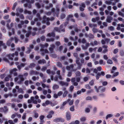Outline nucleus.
Masks as SVG:
<instances>
[{
	"mask_svg": "<svg viewBox=\"0 0 124 124\" xmlns=\"http://www.w3.org/2000/svg\"><path fill=\"white\" fill-rule=\"evenodd\" d=\"M0 46H2L3 47L5 48H6V46L3 43V42L2 41H0Z\"/></svg>",
	"mask_w": 124,
	"mask_h": 124,
	"instance_id": "obj_30",
	"label": "nucleus"
},
{
	"mask_svg": "<svg viewBox=\"0 0 124 124\" xmlns=\"http://www.w3.org/2000/svg\"><path fill=\"white\" fill-rule=\"evenodd\" d=\"M14 54H8L6 56V57H5L3 58V60L4 61L7 62H8V61L7 59V57L9 59H10L11 60H12L13 59L12 57H13Z\"/></svg>",
	"mask_w": 124,
	"mask_h": 124,
	"instance_id": "obj_2",
	"label": "nucleus"
},
{
	"mask_svg": "<svg viewBox=\"0 0 124 124\" xmlns=\"http://www.w3.org/2000/svg\"><path fill=\"white\" fill-rule=\"evenodd\" d=\"M68 102H69V104L70 105H71L73 103L74 100H70V99H68Z\"/></svg>",
	"mask_w": 124,
	"mask_h": 124,
	"instance_id": "obj_26",
	"label": "nucleus"
},
{
	"mask_svg": "<svg viewBox=\"0 0 124 124\" xmlns=\"http://www.w3.org/2000/svg\"><path fill=\"white\" fill-rule=\"evenodd\" d=\"M44 116L43 115H41L39 117L41 122H43V121L42 120L44 118Z\"/></svg>",
	"mask_w": 124,
	"mask_h": 124,
	"instance_id": "obj_32",
	"label": "nucleus"
},
{
	"mask_svg": "<svg viewBox=\"0 0 124 124\" xmlns=\"http://www.w3.org/2000/svg\"><path fill=\"white\" fill-rule=\"evenodd\" d=\"M80 120L82 122H84L86 120V118L84 117H81L80 118Z\"/></svg>",
	"mask_w": 124,
	"mask_h": 124,
	"instance_id": "obj_36",
	"label": "nucleus"
},
{
	"mask_svg": "<svg viewBox=\"0 0 124 124\" xmlns=\"http://www.w3.org/2000/svg\"><path fill=\"white\" fill-rule=\"evenodd\" d=\"M102 85L103 86H106L108 84V83L106 81H103L102 83Z\"/></svg>",
	"mask_w": 124,
	"mask_h": 124,
	"instance_id": "obj_50",
	"label": "nucleus"
},
{
	"mask_svg": "<svg viewBox=\"0 0 124 124\" xmlns=\"http://www.w3.org/2000/svg\"><path fill=\"white\" fill-rule=\"evenodd\" d=\"M48 45L47 44H46L45 45H41V48H44L45 47H47L48 46Z\"/></svg>",
	"mask_w": 124,
	"mask_h": 124,
	"instance_id": "obj_52",
	"label": "nucleus"
},
{
	"mask_svg": "<svg viewBox=\"0 0 124 124\" xmlns=\"http://www.w3.org/2000/svg\"><path fill=\"white\" fill-rule=\"evenodd\" d=\"M57 102H55L53 103H52L51 102V105L53 107L57 104Z\"/></svg>",
	"mask_w": 124,
	"mask_h": 124,
	"instance_id": "obj_42",
	"label": "nucleus"
},
{
	"mask_svg": "<svg viewBox=\"0 0 124 124\" xmlns=\"http://www.w3.org/2000/svg\"><path fill=\"white\" fill-rule=\"evenodd\" d=\"M54 121L55 122H64V120L63 119L61 118H56L54 120Z\"/></svg>",
	"mask_w": 124,
	"mask_h": 124,
	"instance_id": "obj_4",
	"label": "nucleus"
},
{
	"mask_svg": "<svg viewBox=\"0 0 124 124\" xmlns=\"http://www.w3.org/2000/svg\"><path fill=\"white\" fill-rule=\"evenodd\" d=\"M92 112L94 114L96 113L97 112V108L95 107H94L93 109Z\"/></svg>",
	"mask_w": 124,
	"mask_h": 124,
	"instance_id": "obj_33",
	"label": "nucleus"
},
{
	"mask_svg": "<svg viewBox=\"0 0 124 124\" xmlns=\"http://www.w3.org/2000/svg\"><path fill=\"white\" fill-rule=\"evenodd\" d=\"M73 65H70V66H67V69L68 70H70V68H72L73 67Z\"/></svg>",
	"mask_w": 124,
	"mask_h": 124,
	"instance_id": "obj_55",
	"label": "nucleus"
},
{
	"mask_svg": "<svg viewBox=\"0 0 124 124\" xmlns=\"http://www.w3.org/2000/svg\"><path fill=\"white\" fill-rule=\"evenodd\" d=\"M70 110L72 111H74V106H72L70 108Z\"/></svg>",
	"mask_w": 124,
	"mask_h": 124,
	"instance_id": "obj_60",
	"label": "nucleus"
},
{
	"mask_svg": "<svg viewBox=\"0 0 124 124\" xmlns=\"http://www.w3.org/2000/svg\"><path fill=\"white\" fill-rule=\"evenodd\" d=\"M101 76V74L100 73H98L97 75L96 76V79L97 80Z\"/></svg>",
	"mask_w": 124,
	"mask_h": 124,
	"instance_id": "obj_39",
	"label": "nucleus"
},
{
	"mask_svg": "<svg viewBox=\"0 0 124 124\" xmlns=\"http://www.w3.org/2000/svg\"><path fill=\"white\" fill-rule=\"evenodd\" d=\"M108 29L111 31H113L115 30L114 27L112 26H110L108 27Z\"/></svg>",
	"mask_w": 124,
	"mask_h": 124,
	"instance_id": "obj_35",
	"label": "nucleus"
},
{
	"mask_svg": "<svg viewBox=\"0 0 124 124\" xmlns=\"http://www.w3.org/2000/svg\"><path fill=\"white\" fill-rule=\"evenodd\" d=\"M4 109H3V108H0V111L2 112L4 111V112H6L7 111L8 109L6 107H4Z\"/></svg>",
	"mask_w": 124,
	"mask_h": 124,
	"instance_id": "obj_23",
	"label": "nucleus"
},
{
	"mask_svg": "<svg viewBox=\"0 0 124 124\" xmlns=\"http://www.w3.org/2000/svg\"><path fill=\"white\" fill-rule=\"evenodd\" d=\"M41 83L42 84V87L44 88L45 87H46L47 88H49V86L48 85H47L46 86L44 84H43L42 82H41Z\"/></svg>",
	"mask_w": 124,
	"mask_h": 124,
	"instance_id": "obj_38",
	"label": "nucleus"
},
{
	"mask_svg": "<svg viewBox=\"0 0 124 124\" xmlns=\"http://www.w3.org/2000/svg\"><path fill=\"white\" fill-rule=\"evenodd\" d=\"M38 62L40 64L44 63H46V61L44 60H40Z\"/></svg>",
	"mask_w": 124,
	"mask_h": 124,
	"instance_id": "obj_27",
	"label": "nucleus"
},
{
	"mask_svg": "<svg viewBox=\"0 0 124 124\" xmlns=\"http://www.w3.org/2000/svg\"><path fill=\"white\" fill-rule=\"evenodd\" d=\"M107 63L108 64H112L113 63V62L111 60L109 59L107 60Z\"/></svg>",
	"mask_w": 124,
	"mask_h": 124,
	"instance_id": "obj_25",
	"label": "nucleus"
},
{
	"mask_svg": "<svg viewBox=\"0 0 124 124\" xmlns=\"http://www.w3.org/2000/svg\"><path fill=\"white\" fill-rule=\"evenodd\" d=\"M32 102L35 104L37 103V101L36 100H35L34 98L33 97H31L30 99H29L28 101V103H31Z\"/></svg>",
	"mask_w": 124,
	"mask_h": 124,
	"instance_id": "obj_3",
	"label": "nucleus"
},
{
	"mask_svg": "<svg viewBox=\"0 0 124 124\" xmlns=\"http://www.w3.org/2000/svg\"><path fill=\"white\" fill-rule=\"evenodd\" d=\"M113 19V18L111 16H108L106 19V21L108 23H110L111 21Z\"/></svg>",
	"mask_w": 124,
	"mask_h": 124,
	"instance_id": "obj_16",
	"label": "nucleus"
},
{
	"mask_svg": "<svg viewBox=\"0 0 124 124\" xmlns=\"http://www.w3.org/2000/svg\"><path fill=\"white\" fill-rule=\"evenodd\" d=\"M121 27H124V24L122 23L118 24L117 25L116 29L118 30H120L121 29Z\"/></svg>",
	"mask_w": 124,
	"mask_h": 124,
	"instance_id": "obj_7",
	"label": "nucleus"
},
{
	"mask_svg": "<svg viewBox=\"0 0 124 124\" xmlns=\"http://www.w3.org/2000/svg\"><path fill=\"white\" fill-rule=\"evenodd\" d=\"M54 112L52 111H50L49 113V114L47 116V117L48 118H51L52 117V115L54 114Z\"/></svg>",
	"mask_w": 124,
	"mask_h": 124,
	"instance_id": "obj_10",
	"label": "nucleus"
},
{
	"mask_svg": "<svg viewBox=\"0 0 124 124\" xmlns=\"http://www.w3.org/2000/svg\"><path fill=\"white\" fill-rule=\"evenodd\" d=\"M90 124H95V121L93 120H91L89 122Z\"/></svg>",
	"mask_w": 124,
	"mask_h": 124,
	"instance_id": "obj_49",
	"label": "nucleus"
},
{
	"mask_svg": "<svg viewBox=\"0 0 124 124\" xmlns=\"http://www.w3.org/2000/svg\"><path fill=\"white\" fill-rule=\"evenodd\" d=\"M26 113H24L23 114V116L22 117V118L23 119H26Z\"/></svg>",
	"mask_w": 124,
	"mask_h": 124,
	"instance_id": "obj_43",
	"label": "nucleus"
},
{
	"mask_svg": "<svg viewBox=\"0 0 124 124\" xmlns=\"http://www.w3.org/2000/svg\"><path fill=\"white\" fill-rule=\"evenodd\" d=\"M113 116V115L111 114H109L107 115L106 117V119H108L109 118L112 117Z\"/></svg>",
	"mask_w": 124,
	"mask_h": 124,
	"instance_id": "obj_21",
	"label": "nucleus"
},
{
	"mask_svg": "<svg viewBox=\"0 0 124 124\" xmlns=\"http://www.w3.org/2000/svg\"><path fill=\"white\" fill-rule=\"evenodd\" d=\"M49 20V18H46V17L45 16H44L43 18V20L46 23V20L48 21ZM46 23L47 25H49V23L48 21H47L46 22Z\"/></svg>",
	"mask_w": 124,
	"mask_h": 124,
	"instance_id": "obj_14",
	"label": "nucleus"
},
{
	"mask_svg": "<svg viewBox=\"0 0 124 124\" xmlns=\"http://www.w3.org/2000/svg\"><path fill=\"white\" fill-rule=\"evenodd\" d=\"M17 69L16 68H14L12 70L10 71V73L12 74H13L14 76H16L17 75V74L15 72L17 70Z\"/></svg>",
	"mask_w": 124,
	"mask_h": 124,
	"instance_id": "obj_15",
	"label": "nucleus"
},
{
	"mask_svg": "<svg viewBox=\"0 0 124 124\" xmlns=\"http://www.w3.org/2000/svg\"><path fill=\"white\" fill-rule=\"evenodd\" d=\"M85 87L88 89H90L91 88V87L88 84H86L85 85Z\"/></svg>",
	"mask_w": 124,
	"mask_h": 124,
	"instance_id": "obj_63",
	"label": "nucleus"
},
{
	"mask_svg": "<svg viewBox=\"0 0 124 124\" xmlns=\"http://www.w3.org/2000/svg\"><path fill=\"white\" fill-rule=\"evenodd\" d=\"M16 10L17 12L16 14V15L17 16H18L19 15V12H22L23 11V10L20 8L17 9Z\"/></svg>",
	"mask_w": 124,
	"mask_h": 124,
	"instance_id": "obj_17",
	"label": "nucleus"
},
{
	"mask_svg": "<svg viewBox=\"0 0 124 124\" xmlns=\"http://www.w3.org/2000/svg\"><path fill=\"white\" fill-rule=\"evenodd\" d=\"M66 116L67 120H69L70 119L71 116L69 112H67L66 113Z\"/></svg>",
	"mask_w": 124,
	"mask_h": 124,
	"instance_id": "obj_11",
	"label": "nucleus"
},
{
	"mask_svg": "<svg viewBox=\"0 0 124 124\" xmlns=\"http://www.w3.org/2000/svg\"><path fill=\"white\" fill-rule=\"evenodd\" d=\"M91 45L93 46L94 45H97L98 44L97 42L96 41H94V43H91L90 44Z\"/></svg>",
	"mask_w": 124,
	"mask_h": 124,
	"instance_id": "obj_34",
	"label": "nucleus"
},
{
	"mask_svg": "<svg viewBox=\"0 0 124 124\" xmlns=\"http://www.w3.org/2000/svg\"><path fill=\"white\" fill-rule=\"evenodd\" d=\"M100 19V17H97L95 18H93L92 19V21L93 22H95L96 21H98Z\"/></svg>",
	"mask_w": 124,
	"mask_h": 124,
	"instance_id": "obj_19",
	"label": "nucleus"
},
{
	"mask_svg": "<svg viewBox=\"0 0 124 124\" xmlns=\"http://www.w3.org/2000/svg\"><path fill=\"white\" fill-rule=\"evenodd\" d=\"M116 69L117 68L116 67H115V66L113 67L112 68V70L111 71V73H113L114 72V71L116 70Z\"/></svg>",
	"mask_w": 124,
	"mask_h": 124,
	"instance_id": "obj_46",
	"label": "nucleus"
},
{
	"mask_svg": "<svg viewBox=\"0 0 124 124\" xmlns=\"http://www.w3.org/2000/svg\"><path fill=\"white\" fill-rule=\"evenodd\" d=\"M73 17V16L72 15H70L68 16V19L69 20L70 19L71 21L73 22H75V20L74 19H70V18H72Z\"/></svg>",
	"mask_w": 124,
	"mask_h": 124,
	"instance_id": "obj_22",
	"label": "nucleus"
},
{
	"mask_svg": "<svg viewBox=\"0 0 124 124\" xmlns=\"http://www.w3.org/2000/svg\"><path fill=\"white\" fill-rule=\"evenodd\" d=\"M51 102H50L48 101H46L45 103H43L42 105L44 106H46L47 105L51 104Z\"/></svg>",
	"mask_w": 124,
	"mask_h": 124,
	"instance_id": "obj_18",
	"label": "nucleus"
},
{
	"mask_svg": "<svg viewBox=\"0 0 124 124\" xmlns=\"http://www.w3.org/2000/svg\"><path fill=\"white\" fill-rule=\"evenodd\" d=\"M47 35L50 37H54L55 36V34L54 33H49Z\"/></svg>",
	"mask_w": 124,
	"mask_h": 124,
	"instance_id": "obj_40",
	"label": "nucleus"
},
{
	"mask_svg": "<svg viewBox=\"0 0 124 124\" xmlns=\"http://www.w3.org/2000/svg\"><path fill=\"white\" fill-rule=\"evenodd\" d=\"M47 72L48 73H50V74L54 75L55 74V72L53 71L51 72L50 70H47Z\"/></svg>",
	"mask_w": 124,
	"mask_h": 124,
	"instance_id": "obj_29",
	"label": "nucleus"
},
{
	"mask_svg": "<svg viewBox=\"0 0 124 124\" xmlns=\"http://www.w3.org/2000/svg\"><path fill=\"white\" fill-rule=\"evenodd\" d=\"M92 107L91 105H89L85 108V111L86 113H89L90 111V109L92 108Z\"/></svg>",
	"mask_w": 124,
	"mask_h": 124,
	"instance_id": "obj_6",
	"label": "nucleus"
},
{
	"mask_svg": "<svg viewBox=\"0 0 124 124\" xmlns=\"http://www.w3.org/2000/svg\"><path fill=\"white\" fill-rule=\"evenodd\" d=\"M89 45V43H87L85 44V46H84V45H82V47L83 49L85 50L86 49L88 48Z\"/></svg>",
	"mask_w": 124,
	"mask_h": 124,
	"instance_id": "obj_13",
	"label": "nucleus"
},
{
	"mask_svg": "<svg viewBox=\"0 0 124 124\" xmlns=\"http://www.w3.org/2000/svg\"><path fill=\"white\" fill-rule=\"evenodd\" d=\"M118 50L117 48H116L113 51V53L114 54H116L118 52Z\"/></svg>",
	"mask_w": 124,
	"mask_h": 124,
	"instance_id": "obj_53",
	"label": "nucleus"
},
{
	"mask_svg": "<svg viewBox=\"0 0 124 124\" xmlns=\"http://www.w3.org/2000/svg\"><path fill=\"white\" fill-rule=\"evenodd\" d=\"M94 80H92L89 82V84L91 85H94Z\"/></svg>",
	"mask_w": 124,
	"mask_h": 124,
	"instance_id": "obj_31",
	"label": "nucleus"
},
{
	"mask_svg": "<svg viewBox=\"0 0 124 124\" xmlns=\"http://www.w3.org/2000/svg\"><path fill=\"white\" fill-rule=\"evenodd\" d=\"M24 13L26 14H30L31 13V12L28 11L27 10H26L24 11Z\"/></svg>",
	"mask_w": 124,
	"mask_h": 124,
	"instance_id": "obj_59",
	"label": "nucleus"
},
{
	"mask_svg": "<svg viewBox=\"0 0 124 124\" xmlns=\"http://www.w3.org/2000/svg\"><path fill=\"white\" fill-rule=\"evenodd\" d=\"M54 47V45H52L51 47H50L49 48V50L51 51H52Z\"/></svg>",
	"mask_w": 124,
	"mask_h": 124,
	"instance_id": "obj_58",
	"label": "nucleus"
},
{
	"mask_svg": "<svg viewBox=\"0 0 124 124\" xmlns=\"http://www.w3.org/2000/svg\"><path fill=\"white\" fill-rule=\"evenodd\" d=\"M86 100L91 101L92 100V98L88 96L86 98Z\"/></svg>",
	"mask_w": 124,
	"mask_h": 124,
	"instance_id": "obj_56",
	"label": "nucleus"
},
{
	"mask_svg": "<svg viewBox=\"0 0 124 124\" xmlns=\"http://www.w3.org/2000/svg\"><path fill=\"white\" fill-rule=\"evenodd\" d=\"M32 83V81H25L24 84L26 85L27 86L28 85L29 83L31 84Z\"/></svg>",
	"mask_w": 124,
	"mask_h": 124,
	"instance_id": "obj_28",
	"label": "nucleus"
},
{
	"mask_svg": "<svg viewBox=\"0 0 124 124\" xmlns=\"http://www.w3.org/2000/svg\"><path fill=\"white\" fill-rule=\"evenodd\" d=\"M66 3V1L64 0L63 3V5L64 7V8H66V6L65 5Z\"/></svg>",
	"mask_w": 124,
	"mask_h": 124,
	"instance_id": "obj_62",
	"label": "nucleus"
},
{
	"mask_svg": "<svg viewBox=\"0 0 124 124\" xmlns=\"http://www.w3.org/2000/svg\"><path fill=\"white\" fill-rule=\"evenodd\" d=\"M49 6H47V7H46L45 8H46V9H48L49 8H50L51 7H52L53 5L51 4H50L49 5Z\"/></svg>",
	"mask_w": 124,
	"mask_h": 124,
	"instance_id": "obj_57",
	"label": "nucleus"
},
{
	"mask_svg": "<svg viewBox=\"0 0 124 124\" xmlns=\"http://www.w3.org/2000/svg\"><path fill=\"white\" fill-rule=\"evenodd\" d=\"M10 78V76L9 75L8 76L5 78V80L6 81H7L9 80V78Z\"/></svg>",
	"mask_w": 124,
	"mask_h": 124,
	"instance_id": "obj_45",
	"label": "nucleus"
},
{
	"mask_svg": "<svg viewBox=\"0 0 124 124\" xmlns=\"http://www.w3.org/2000/svg\"><path fill=\"white\" fill-rule=\"evenodd\" d=\"M92 69L91 70H90L88 68H87L86 69V72L87 73H90V70H92Z\"/></svg>",
	"mask_w": 124,
	"mask_h": 124,
	"instance_id": "obj_51",
	"label": "nucleus"
},
{
	"mask_svg": "<svg viewBox=\"0 0 124 124\" xmlns=\"http://www.w3.org/2000/svg\"><path fill=\"white\" fill-rule=\"evenodd\" d=\"M112 59L115 62L117 63V60L116 57H113L112 58Z\"/></svg>",
	"mask_w": 124,
	"mask_h": 124,
	"instance_id": "obj_41",
	"label": "nucleus"
},
{
	"mask_svg": "<svg viewBox=\"0 0 124 124\" xmlns=\"http://www.w3.org/2000/svg\"><path fill=\"white\" fill-rule=\"evenodd\" d=\"M85 7V5L83 3L81 4L80 7V10L81 11H83L84 10V8Z\"/></svg>",
	"mask_w": 124,
	"mask_h": 124,
	"instance_id": "obj_9",
	"label": "nucleus"
},
{
	"mask_svg": "<svg viewBox=\"0 0 124 124\" xmlns=\"http://www.w3.org/2000/svg\"><path fill=\"white\" fill-rule=\"evenodd\" d=\"M59 87L58 85H55L53 86V88L54 89H56L58 88Z\"/></svg>",
	"mask_w": 124,
	"mask_h": 124,
	"instance_id": "obj_44",
	"label": "nucleus"
},
{
	"mask_svg": "<svg viewBox=\"0 0 124 124\" xmlns=\"http://www.w3.org/2000/svg\"><path fill=\"white\" fill-rule=\"evenodd\" d=\"M103 49L102 52L104 53L108 52V49L107 48L108 46L106 45H104L102 46Z\"/></svg>",
	"mask_w": 124,
	"mask_h": 124,
	"instance_id": "obj_5",
	"label": "nucleus"
},
{
	"mask_svg": "<svg viewBox=\"0 0 124 124\" xmlns=\"http://www.w3.org/2000/svg\"><path fill=\"white\" fill-rule=\"evenodd\" d=\"M23 75H20L19 76V78H16L15 79V81L16 82L18 80V83L20 84L24 80V79L23 78Z\"/></svg>",
	"mask_w": 124,
	"mask_h": 124,
	"instance_id": "obj_1",
	"label": "nucleus"
},
{
	"mask_svg": "<svg viewBox=\"0 0 124 124\" xmlns=\"http://www.w3.org/2000/svg\"><path fill=\"white\" fill-rule=\"evenodd\" d=\"M98 92L100 91L101 92H103L105 91V88L102 86H100L98 88Z\"/></svg>",
	"mask_w": 124,
	"mask_h": 124,
	"instance_id": "obj_8",
	"label": "nucleus"
},
{
	"mask_svg": "<svg viewBox=\"0 0 124 124\" xmlns=\"http://www.w3.org/2000/svg\"><path fill=\"white\" fill-rule=\"evenodd\" d=\"M99 63L100 65H104L105 62H104L103 60L101 59L99 61Z\"/></svg>",
	"mask_w": 124,
	"mask_h": 124,
	"instance_id": "obj_24",
	"label": "nucleus"
},
{
	"mask_svg": "<svg viewBox=\"0 0 124 124\" xmlns=\"http://www.w3.org/2000/svg\"><path fill=\"white\" fill-rule=\"evenodd\" d=\"M97 5V3L94 2L92 5V7H93V8H97V7L96 6Z\"/></svg>",
	"mask_w": 124,
	"mask_h": 124,
	"instance_id": "obj_37",
	"label": "nucleus"
},
{
	"mask_svg": "<svg viewBox=\"0 0 124 124\" xmlns=\"http://www.w3.org/2000/svg\"><path fill=\"white\" fill-rule=\"evenodd\" d=\"M68 93V92L67 91H65L63 95V96L64 97H65L66 95Z\"/></svg>",
	"mask_w": 124,
	"mask_h": 124,
	"instance_id": "obj_61",
	"label": "nucleus"
},
{
	"mask_svg": "<svg viewBox=\"0 0 124 124\" xmlns=\"http://www.w3.org/2000/svg\"><path fill=\"white\" fill-rule=\"evenodd\" d=\"M59 83L60 84L62 85H65L67 86L68 85V83L66 82H64L62 81H60Z\"/></svg>",
	"mask_w": 124,
	"mask_h": 124,
	"instance_id": "obj_20",
	"label": "nucleus"
},
{
	"mask_svg": "<svg viewBox=\"0 0 124 124\" xmlns=\"http://www.w3.org/2000/svg\"><path fill=\"white\" fill-rule=\"evenodd\" d=\"M59 11V9L58 8H57L56 11L55 13L56 14V16L58 17V14Z\"/></svg>",
	"mask_w": 124,
	"mask_h": 124,
	"instance_id": "obj_48",
	"label": "nucleus"
},
{
	"mask_svg": "<svg viewBox=\"0 0 124 124\" xmlns=\"http://www.w3.org/2000/svg\"><path fill=\"white\" fill-rule=\"evenodd\" d=\"M24 63H22L20 65L18 66H17V67L19 69H20V67H23L24 66Z\"/></svg>",
	"mask_w": 124,
	"mask_h": 124,
	"instance_id": "obj_47",
	"label": "nucleus"
},
{
	"mask_svg": "<svg viewBox=\"0 0 124 124\" xmlns=\"http://www.w3.org/2000/svg\"><path fill=\"white\" fill-rule=\"evenodd\" d=\"M93 99L95 101H97L98 98L96 96H93Z\"/></svg>",
	"mask_w": 124,
	"mask_h": 124,
	"instance_id": "obj_54",
	"label": "nucleus"
},
{
	"mask_svg": "<svg viewBox=\"0 0 124 124\" xmlns=\"http://www.w3.org/2000/svg\"><path fill=\"white\" fill-rule=\"evenodd\" d=\"M89 45V43H87L85 44V46H84V45H82V47L83 49L85 50L86 49L88 48Z\"/></svg>",
	"mask_w": 124,
	"mask_h": 124,
	"instance_id": "obj_12",
	"label": "nucleus"
},
{
	"mask_svg": "<svg viewBox=\"0 0 124 124\" xmlns=\"http://www.w3.org/2000/svg\"><path fill=\"white\" fill-rule=\"evenodd\" d=\"M0 85L1 87V88H3L4 87V85L3 84V82H0Z\"/></svg>",
	"mask_w": 124,
	"mask_h": 124,
	"instance_id": "obj_64",
	"label": "nucleus"
}]
</instances>
